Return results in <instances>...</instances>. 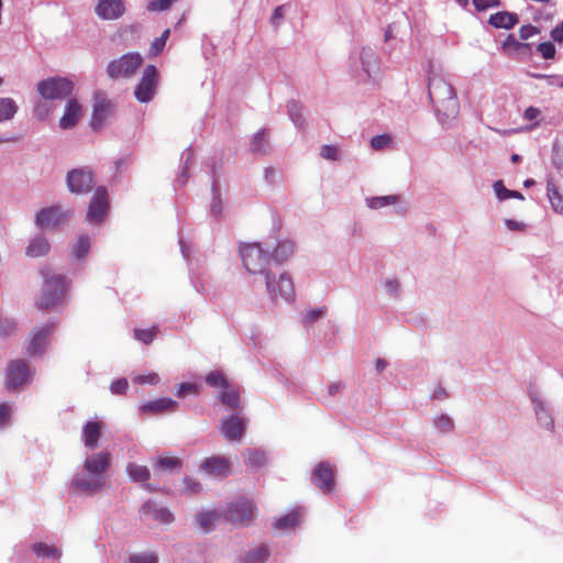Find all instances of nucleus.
I'll list each match as a JSON object with an SVG mask.
<instances>
[{"label": "nucleus", "instance_id": "obj_58", "mask_svg": "<svg viewBox=\"0 0 563 563\" xmlns=\"http://www.w3.org/2000/svg\"><path fill=\"white\" fill-rule=\"evenodd\" d=\"M540 30L531 24L522 25L519 30V36L521 40H528L533 35L538 34Z\"/></svg>", "mask_w": 563, "mask_h": 563}, {"label": "nucleus", "instance_id": "obj_27", "mask_svg": "<svg viewBox=\"0 0 563 563\" xmlns=\"http://www.w3.org/2000/svg\"><path fill=\"white\" fill-rule=\"evenodd\" d=\"M401 202H402V197L400 195L367 197L365 199L366 207L372 210H379L382 208L389 207V206H398Z\"/></svg>", "mask_w": 563, "mask_h": 563}, {"label": "nucleus", "instance_id": "obj_19", "mask_svg": "<svg viewBox=\"0 0 563 563\" xmlns=\"http://www.w3.org/2000/svg\"><path fill=\"white\" fill-rule=\"evenodd\" d=\"M311 479L316 486L323 490V493H331L334 488L335 482L333 470L328 463H320L314 468Z\"/></svg>", "mask_w": 563, "mask_h": 563}, {"label": "nucleus", "instance_id": "obj_26", "mask_svg": "<svg viewBox=\"0 0 563 563\" xmlns=\"http://www.w3.org/2000/svg\"><path fill=\"white\" fill-rule=\"evenodd\" d=\"M177 406V401L173 400L172 398L163 397L145 402L141 407V410L143 412L162 413L165 411H174Z\"/></svg>", "mask_w": 563, "mask_h": 563}, {"label": "nucleus", "instance_id": "obj_24", "mask_svg": "<svg viewBox=\"0 0 563 563\" xmlns=\"http://www.w3.org/2000/svg\"><path fill=\"white\" fill-rule=\"evenodd\" d=\"M82 109L81 106L77 102L76 99H70L67 102L64 115L59 121V126L62 129H71L74 128L79 119L81 118Z\"/></svg>", "mask_w": 563, "mask_h": 563}, {"label": "nucleus", "instance_id": "obj_56", "mask_svg": "<svg viewBox=\"0 0 563 563\" xmlns=\"http://www.w3.org/2000/svg\"><path fill=\"white\" fill-rule=\"evenodd\" d=\"M133 382L136 384L156 385L159 382V376L156 373H150L147 375H136L133 377Z\"/></svg>", "mask_w": 563, "mask_h": 563}, {"label": "nucleus", "instance_id": "obj_57", "mask_svg": "<svg viewBox=\"0 0 563 563\" xmlns=\"http://www.w3.org/2000/svg\"><path fill=\"white\" fill-rule=\"evenodd\" d=\"M473 4L478 11H484L489 8H495L500 5L499 0H473Z\"/></svg>", "mask_w": 563, "mask_h": 563}, {"label": "nucleus", "instance_id": "obj_54", "mask_svg": "<svg viewBox=\"0 0 563 563\" xmlns=\"http://www.w3.org/2000/svg\"><path fill=\"white\" fill-rule=\"evenodd\" d=\"M176 0H152L147 4V10L153 12H159L167 10L173 2Z\"/></svg>", "mask_w": 563, "mask_h": 563}, {"label": "nucleus", "instance_id": "obj_41", "mask_svg": "<svg viewBox=\"0 0 563 563\" xmlns=\"http://www.w3.org/2000/svg\"><path fill=\"white\" fill-rule=\"evenodd\" d=\"M268 550L265 545H261L246 553L244 563H264L268 558Z\"/></svg>", "mask_w": 563, "mask_h": 563}, {"label": "nucleus", "instance_id": "obj_15", "mask_svg": "<svg viewBox=\"0 0 563 563\" xmlns=\"http://www.w3.org/2000/svg\"><path fill=\"white\" fill-rule=\"evenodd\" d=\"M108 210V196L104 187H98L90 201L87 219L89 222H101Z\"/></svg>", "mask_w": 563, "mask_h": 563}, {"label": "nucleus", "instance_id": "obj_10", "mask_svg": "<svg viewBox=\"0 0 563 563\" xmlns=\"http://www.w3.org/2000/svg\"><path fill=\"white\" fill-rule=\"evenodd\" d=\"M70 213L58 206L42 209L35 218L36 225L42 230H52L68 220Z\"/></svg>", "mask_w": 563, "mask_h": 563}, {"label": "nucleus", "instance_id": "obj_55", "mask_svg": "<svg viewBox=\"0 0 563 563\" xmlns=\"http://www.w3.org/2000/svg\"><path fill=\"white\" fill-rule=\"evenodd\" d=\"M212 195H213V201L211 205V212L214 217H220L222 212V206L219 197V189L217 185L213 183L212 185Z\"/></svg>", "mask_w": 563, "mask_h": 563}, {"label": "nucleus", "instance_id": "obj_7", "mask_svg": "<svg viewBox=\"0 0 563 563\" xmlns=\"http://www.w3.org/2000/svg\"><path fill=\"white\" fill-rule=\"evenodd\" d=\"M158 74L154 65H147L144 70L140 82L134 90V97L140 102H150L157 89Z\"/></svg>", "mask_w": 563, "mask_h": 563}, {"label": "nucleus", "instance_id": "obj_59", "mask_svg": "<svg viewBox=\"0 0 563 563\" xmlns=\"http://www.w3.org/2000/svg\"><path fill=\"white\" fill-rule=\"evenodd\" d=\"M198 388L195 384L184 383L178 386L176 395L178 397H185L187 394H196Z\"/></svg>", "mask_w": 563, "mask_h": 563}, {"label": "nucleus", "instance_id": "obj_20", "mask_svg": "<svg viewBox=\"0 0 563 563\" xmlns=\"http://www.w3.org/2000/svg\"><path fill=\"white\" fill-rule=\"evenodd\" d=\"M122 0H100L96 7V13L103 20H115L124 13Z\"/></svg>", "mask_w": 563, "mask_h": 563}, {"label": "nucleus", "instance_id": "obj_32", "mask_svg": "<svg viewBox=\"0 0 563 563\" xmlns=\"http://www.w3.org/2000/svg\"><path fill=\"white\" fill-rule=\"evenodd\" d=\"M19 110L16 102L9 97H0V123L10 121Z\"/></svg>", "mask_w": 563, "mask_h": 563}, {"label": "nucleus", "instance_id": "obj_34", "mask_svg": "<svg viewBox=\"0 0 563 563\" xmlns=\"http://www.w3.org/2000/svg\"><path fill=\"white\" fill-rule=\"evenodd\" d=\"M32 549L40 558L59 559L62 556V551L59 549L43 542L34 543Z\"/></svg>", "mask_w": 563, "mask_h": 563}, {"label": "nucleus", "instance_id": "obj_63", "mask_svg": "<svg viewBox=\"0 0 563 563\" xmlns=\"http://www.w3.org/2000/svg\"><path fill=\"white\" fill-rule=\"evenodd\" d=\"M184 484L185 489L191 494H196L201 490V484L192 478H185Z\"/></svg>", "mask_w": 563, "mask_h": 563}, {"label": "nucleus", "instance_id": "obj_31", "mask_svg": "<svg viewBox=\"0 0 563 563\" xmlns=\"http://www.w3.org/2000/svg\"><path fill=\"white\" fill-rule=\"evenodd\" d=\"M358 58L363 70L371 76L377 65V55L375 51L372 47H362Z\"/></svg>", "mask_w": 563, "mask_h": 563}, {"label": "nucleus", "instance_id": "obj_35", "mask_svg": "<svg viewBox=\"0 0 563 563\" xmlns=\"http://www.w3.org/2000/svg\"><path fill=\"white\" fill-rule=\"evenodd\" d=\"M90 239L88 235H81L71 246L70 254L75 260H82L89 252Z\"/></svg>", "mask_w": 563, "mask_h": 563}, {"label": "nucleus", "instance_id": "obj_29", "mask_svg": "<svg viewBox=\"0 0 563 563\" xmlns=\"http://www.w3.org/2000/svg\"><path fill=\"white\" fill-rule=\"evenodd\" d=\"M295 252V245L289 240L279 241L276 245L271 260L273 258L276 263L283 264L288 261Z\"/></svg>", "mask_w": 563, "mask_h": 563}, {"label": "nucleus", "instance_id": "obj_60", "mask_svg": "<svg viewBox=\"0 0 563 563\" xmlns=\"http://www.w3.org/2000/svg\"><path fill=\"white\" fill-rule=\"evenodd\" d=\"M285 4L278 5L274 9L273 14L271 16V23L277 27L280 25L282 20L284 19V9Z\"/></svg>", "mask_w": 563, "mask_h": 563}, {"label": "nucleus", "instance_id": "obj_13", "mask_svg": "<svg viewBox=\"0 0 563 563\" xmlns=\"http://www.w3.org/2000/svg\"><path fill=\"white\" fill-rule=\"evenodd\" d=\"M246 427L247 421L243 417L233 415L222 419L220 431L228 441L233 442L242 439Z\"/></svg>", "mask_w": 563, "mask_h": 563}, {"label": "nucleus", "instance_id": "obj_44", "mask_svg": "<svg viewBox=\"0 0 563 563\" xmlns=\"http://www.w3.org/2000/svg\"><path fill=\"white\" fill-rule=\"evenodd\" d=\"M216 517L214 511L200 512L197 515V522L203 530L209 531L214 525Z\"/></svg>", "mask_w": 563, "mask_h": 563}, {"label": "nucleus", "instance_id": "obj_5", "mask_svg": "<svg viewBox=\"0 0 563 563\" xmlns=\"http://www.w3.org/2000/svg\"><path fill=\"white\" fill-rule=\"evenodd\" d=\"M56 321H48L42 327H35L25 341V350L30 356H41L49 344V335L55 331Z\"/></svg>", "mask_w": 563, "mask_h": 563}, {"label": "nucleus", "instance_id": "obj_45", "mask_svg": "<svg viewBox=\"0 0 563 563\" xmlns=\"http://www.w3.org/2000/svg\"><path fill=\"white\" fill-rule=\"evenodd\" d=\"M206 382L212 387H222V388L228 387V382H227L223 373L218 372V371L209 373L206 377Z\"/></svg>", "mask_w": 563, "mask_h": 563}, {"label": "nucleus", "instance_id": "obj_61", "mask_svg": "<svg viewBox=\"0 0 563 563\" xmlns=\"http://www.w3.org/2000/svg\"><path fill=\"white\" fill-rule=\"evenodd\" d=\"M111 391L117 395H122L128 389V380L125 378L118 379L111 384Z\"/></svg>", "mask_w": 563, "mask_h": 563}, {"label": "nucleus", "instance_id": "obj_2", "mask_svg": "<svg viewBox=\"0 0 563 563\" xmlns=\"http://www.w3.org/2000/svg\"><path fill=\"white\" fill-rule=\"evenodd\" d=\"M240 256L244 268L253 275L265 276L269 271L271 254L262 243H244L240 246Z\"/></svg>", "mask_w": 563, "mask_h": 563}, {"label": "nucleus", "instance_id": "obj_4", "mask_svg": "<svg viewBox=\"0 0 563 563\" xmlns=\"http://www.w3.org/2000/svg\"><path fill=\"white\" fill-rule=\"evenodd\" d=\"M267 294L272 301L279 299L286 302H292L296 298L294 283L289 274L282 273L277 277L271 272L265 275Z\"/></svg>", "mask_w": 563, "mask_h": 563}, {"label": "nucleus", "instance_id": "obj_9", "mask_svg": "<svg viewBox=\"0 0 563 563\" xmlns=\"http://www.w3.org/2000/svg\"><path fill=\"white\" fill-rule=\"evenodd\" d=\"M104 484L106 481L101 475L89 473L85 467H82L81 472L73 478L70 488L75 493L91 496L100 492Z\"/></svg>", "mask_w": 563, "mask_h": 563}, {"label": "nucleus", "instance_id": "obj_51", "mask_svg": "<svg viewBox=\"0 0 563 563\" xmlns=\"http://www.w3.org/2000/svg\"><path fill=\"white\" fill-rule=\"evenodd\" d=\"M391 142V137L388 134H380L372 137L371 146L372 148L379 151L387 147Z\"/></svg>", "mask_w": 563, "mask_h": 563}, {"label": "nucleus", "instance_id": "obj_23", "mask_svg": "<svg viewBox=\"0 0 563 563\" xmlns=\"http://www.w3.org/2000/svg\"><path fill=\"white\" fill-rule=\"evenodd\" d=\"M126 473L131 481L142 484L143 487L145 489H147L148 492L157 490L156 487H154L152 484L147 483V481L151 477V472L147 466L140 465L136 463H128Z\"/></svg>", "mask_w": 563, "mask_h": 563}, {"label": "nucleus", "instance_id": "obj_6", "mask_svg": "<svg viewBox=\"0 0 563 563\" xmlns=\"http://www.w3.org/2000/svg\"><path fill=\"white\" fill-rule=\"evenodd\" d=\"M143 58L139 53H129L108 64L107 74L112 79L128 78L142 65Z\"/></svg>", "mask_w": 563, "mask_h": 563}, {"label": "nucleus", "instance_id": "obj_11", "mask_svg": "<svg viewBox=\"0 0 563 563\" xmlns=\"http://www.w3.org/2000/svg\"><path fill=\"white\" fill-rule=\"evenodd\" d=\"M93 174L89 168H76L67 174L68 189L74 194H87L93 187Z\"/></svg>", "mask_w": 563, "mask_h": 563}, {"label": "nucleus", "instance_id": "obj_46", "mask_svg": "<svg viewBox=\"0 0 563 563\" xmlns=\"http://www.w3.org/2000/svg\"><path fill=\"white\" fill-rule=\"evenodd\" d=\"M252 151L257 153H265L266 152V131L261 130L258 131L252 141Z\"/></svg>", "mask_w": 563, "mask_h": 563}, {"label": "nucleus", "instance_id": "obj_36", "mask_svg": "<svg viewBox=\"0 0 563 563\" xmlns=\"http://www.w3.org/2000/svg\"><path fill=\"white\" fill-rule=\"evenodd\" d=\"M245 464L250 467H261L267 462V454L260 450H249L244 453Z\"/></svg>", "mask_w": 563, "mask_h": 563}, {"label": "nucleus", "instance_id": "obj_62", "mask_svg": "<svg viewBox=\"0 0 563 563\" xmlns=\"http://www.w3.org/2000/svg\"><path fill=\"white\" fill-rule=\"evenodd\" d=\"M165 44L163 38L156 37L151 44L150 55L157 56L164 49Z\"/></svg>", "mask_w": 563, "mask_h": 563}, {"label": "nucleus", "instance_id": "obj_22", "mask_svg": "<svg viewBox=\"0 0 563 563\" xmlns=\"http://www.w3.org/2000/svg\"><path fill=\"white\" fill-rule=\"evenodd\" d=\"M530 399L539 424L547 430H552L554 420L548 411L545 402L537 393H530Z\"/></svg>", "mask_w": 563, "mask_h": 563}, {"label": "nucleus", "instance_id": "obj_30", "mask_svg": "<svg viewBox=\"0 0 563 563\" xmlns=\"http://www.w3.org/2000/svg\"><path fill=\"white\" fill-rule=\"evenodd\" d=\"M51 245L44 236H35L26 247L25 254L30 257L44 256L49 252Z\"/></svg>", "mask_w": 563, "mask_h": 563}, {"label": "nucleus", "instance_id": "obj_8", "mask_svg": "<svg viewBox=\"0 0 563 563\" xmlns=\"http://www.w3.org/2000/svg\"><path fill=\"white\" fill-rule=\"evenodd\" d=\"M74 85L67 78H49L37 85L40 95L45 99H63L73 92Z\"/></svg>", "mask_w": 563, "mask_h": 563}, {"label": "nucleus", "instance_id": "obj_39", "mask_svg": "<svg viewBox=\"0 0 563 563\" xmlns=\"http://www.w3.org/2000/svg\"><path fill=\"white\" fill-rule=\"evenodd\" d=\"M494 191L499 200H506L509 198L525 199L523 195L519 191L507 189L501 180H497L494 184Z\"/></svg>", "mask_w": 563, "mask_h": 563}, {"label": "nucleus", "instance_id": "obj_42", "mask_svg": "<svg viewBox=\"0 0 563 563\" xmlns=\"http://www.w3.org/2000/svg\"><path fill=\"white\" fill-rule=\"evenodd\" d=\"M548 198L555 210H563V196L559 192L556 187L552 183H548L547 186Z\"/></svg>", "mask_w": 563, "mask_h": 563}, {"label": "nucleus", "instance_id": "obj_3", "mask_svg": "<svg viewBox=\"0 0 563 563\" xmlns=\"http://www.w3.org/2000/svg\"><path fill=\"white\" fill-rule=\"evenodd\" d=\"M65 295V279L62 275L46 278L41 294L36 298L40 310H48L60 303Z\"/></svg>", "mask_w": 563, "mask_h": 563}, {"label": "nucleus", "instance_id": "obj_48", "mask_svg": "<svg viewBox=\"0 0 563 563\" xmlns=\"http://www.w3.org/2000/svg\"><path fill=\"white\" fill-rule=\"evenodd\" d=\"M320 156L328 161H339L340 159V150L333 145H323L320 150Z\"/></svg>", "mask_w": 563, "mask_h": 563}, {"label": "nucleus", "instance_id": "obj_17", "mask_svg": "<svg viewBox=\"0 0 563 563\" xmlns=\"http://www.w3.org/2000/svg\"><path fill=\"white\" fill-rule=\"evenodd\" d=\"M112 102L103 93H96L91 118L92 129H100L103 125L107 118L112 113Z\"/></svg>", "mask_w": 563, "mask_h": 563}, {"label": "nucleus", "instance_id": "obj_50", "mask_svg": "<svg viewBox=\"0 0 563 563\" xmlns=\"http://www.w3.org/2000/svg\"><path fill=\"white\" fill-rule=\"evenodd\" d=\"M156 332H157L156 328L146 329V330L135 329L134 338L145 344H148L153 341Z\"/></svg>", "mask_w": 563, "mask_h": 563}, {"label": "nucleus", "instance_id": "obj_18", "mask_svg": "<svg viewBox=\"0 0 563 563\" xmlns=\"http://www.w3.org/2000/svg\"><path fill=\"white\" fill-rule=\"evenodd\" d=\"M112 455L110 452L102 451L88 455L84 462L82 467L89 473L101 475L104 478V474L111 465Z\"/></svg>", "mask_w": 563, "mask_h": 563}, {"label": "nucleus", "instance_id": "obj_12", "mask_svg": "<svg viewBox=\"0 0 563 563\" xmlns=\"http://www.w3.org/2000/svg\"><path fill=\"white\" fill-rule=\"evenodd\" d=\"M30 379L31 372L25 361L15 360L8 365L7 383L9 389L27 384Z\"/></svg>", "mask_w": 563, "mask_h": 563}, {"label": "nucleus", "instance_id": "obj_47", "mask_svg": "<svg viewBox=\"0 0 563 563\" xmlns=\"http://www.w3.org/2000/svg\"><path fill=\"white\" fill-rule=\"evenodd\" d=\"M129 563H157V556L152 552L135 553L130 555Z\"/></svg>", "mask_w": 563, "mask_h": 563}, {"label": "nucleus", "instance_id": "obj_14", "mask_svg": "<svg viewBox=\"0 0 563 563\" xmlns=\"http://www.w3.org/2000/svg\"><path fill=\"white\" fill-rule=\"evenodd\" d=\"M140 514L144 519L157 521L162 525H170L175 519L168 508L161 506L153 500L144 503L140 508Z\"/></svg>", "mask_w": 563, "mask_h": 563}, {"label": "nucleus", "instance_id": "obj_1", "mask_svg": "<svg viewBox=\"0 0 563 563\" xmlns=\"http://www.w3.org/2000/svg\"><path fill=\"white\" fill-rule=\"evenodd\" d=\"M429 98L435 108L442 125H450L459 113V101L454 88L440 75L431 74L429 77Z\"/></svg>", "mask_w": 563, "mask_h": 563}, {"label": "nucleus", "instance_id": "obj_28", "mask_svg": "<svg viewBox=\"0 0 563 563\" xmlns=\"http://www.w3.org/2000/svg\"><path fill=\"white\" fill-rule=\"evenodd\" d=\"M489 24L496 29H512L518 23L516 13L500 11L489 16Z\"/></svg>", "mask_w": 563, "mask_h": 563}, {"label": "nucleus", "instance_id": "obj_53", "mask_svg": "<svg viewBox=\"0 0 563 563\" xmlns=\"http://www.w3.org/2000/svg\"><path fill=\"white\" fill-rule=\"evenodd\" d=\"M384 289L390 297H398L400 294V283L396 278L386 279Z\"/></svg>", "mask_w": 563, "mask_h": 563}, {"label": "nucleus", "instance_id": "obj_16", "mask_svg": "<svg viewBox=\"0 0 563 563\" xmlns=\"http://www.w3.org/2000/svg\"><path fill=\"white\" fill-rule=\"evenodd\" d=\"M255 516V507L249 499L241 498L231 504L228 510V518L233 522L249 523Z\"/></svg>", "mask_w": 563, "mask_h": 563}, {"label": "nucleus", "instance_id": "obj_37", "mask_svg": "<svg viewBox=\"0 0 563 563\" xmlns=\"http://www.w3.org/2000/svg\"><path fill=\"white\" fill-rule=\"evenodd\" d=\"M299 522V512L297 510L291 511L290 514L278 518L274 526L278 530H288L292 529Z\"/></svg>", "mask_w": 563, "mask_h": 563}, {"label": "nucleus", "instance_id": "obj_21", "mask_svg": "<svg viewBox=\"0 0 563 563\" xmlns=\"http://www.w3.org/2000/svg\"><path fill=\"white\" fill-rule=\"evenodd\" d=\"M201 470L214 476L225 477L231 473V463L225 457L212 456L203 461Z\"/></svg>", "mask_w": 563, "mask_h": 563}, {"label": "nucleus", "instance_id": "obj_64", "mask_svg": "<svg viewBox=\"0 0 563 563\" xmlns=\"http://www.w3.org/2000/svg\"><path fill=\"white\" fill-rule=\"evenodd\" d=\"M551 37L558 43L563 42V21L551 31Z\"/></svg>", "mask_w": 563, "mask_h": 563}, {"label": "nucleus", "instance_id": "obj_40", "mask_svg": "<svg viewBox=\"0 0 563 563\" xmlns=\"http://www.w3.org/2000/svg\"><path fill=\"white\" fill-rule=\"evenodd\" d=\"M433 426L441 433L452 432L454 429V421L448 415L441 413L433 419Z\"/></svg>", "mask_w": 563, "mask_h": 563}, {"label": "nucleus", "instance_id": "obj_38", "mask_svg": "<svg viewBox=\"0 0 563 563\" xmlns=\"http://www.w3.org/2000/svg\"><path fill=\"white\" fill-rule=\"evenodd\" d=\"M219 399L222 404L227 405L232 409L238 408L240 405L239 393L233 388H229V386L224 388V390L219 395Z\"/></svg>", "mask_w": 563, "mask_h": 563}, {"label": "nucleus", "instance_id": "obj_52", "mask_svg": "<svg viewBox=\"0 0 563 563\" xmlns=\"http://www.w3.org/2000/svg\"><path fill=\"white\" fill-rule=\"evenodd\" d=\"M537 51L542 55L545 59L554 58L555 56V46L551 42L540 43L537 47Z\"/></svg>", "mask_w": 563, "mask_h": 563}, {"label": "nucleus", "instance_id": "obj_49", "mask_svg": "<svg viewBox=\"0 0 563 563\" xmlns=\"http://www.w3.org/2000/svg\"><path fill=\"white\" fill-rule=\"evenodd\" d=\"M327 313L325 307H319L316 309L307 310L303 314V320L307 323H313L318 321L319 319L323 318Z\"/></svg>", "mask_w": 563, "mask_h": 563}, {"label": "nucleus", "instance_id": "obj_33", "mask_svg": "<svg viewBox=\"0 0 563 563\" xmlns=\"http://www.w3.org/2000/svg\"><path fill=\"white\" fill-rule=\"evenodd\" d=\"M181 466V460L175 456H159L154 460L153 467L156 472H167Z\"/></svg>", "mask_w": 563, "mask_h": 563}, {"label": "nucleus", "instance_id": "obj_43", "mask_svg": "<svg viewBox=\"0 0 563 563\" xmlns=\"http://www.w3.org/2000/svg\"><path fill=\"white\" fill-rule=\"evenodd\" d=\"M288 115L296 126L303 124V118L301 114L302 108L297 101H289L287 104Z\"/></svg>", "mask_w": 563, "mask_h": 563}, {"label": "nucleus", "instance_id": "obj_25", "mask_svg": "<svg viewBox=\"0 0 563 563\" xmlns=\"http://www.w3.org/2000/svg\"><path fill=\"white\" fill-rule=\"evenodd\" d=\"M103 423L100 421H88L82 428V441L86 448L93 450L98 446Z\"/></svg>", "mask_w": 563, "mask_h": 563}]
</instances>
